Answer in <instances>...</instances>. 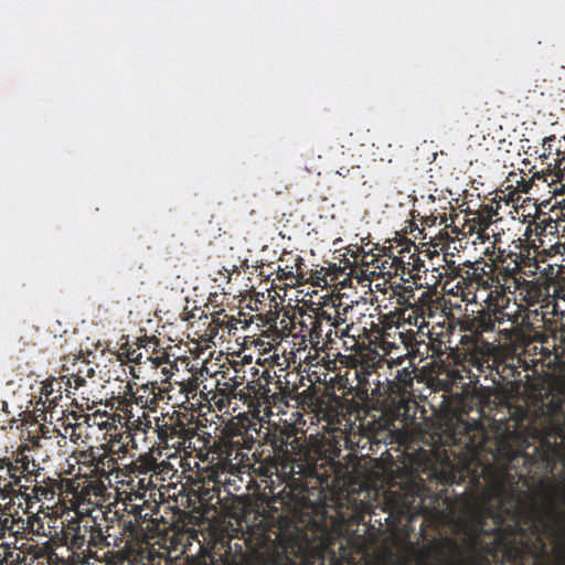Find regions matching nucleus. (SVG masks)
I'll return each instance as SVG.
<instances>
[{
    "mask_svg": "<svg viewBox=\"0 0 565 565\" xmlns=\"http://www.w3.org/2000/svg\"><path fill=\"white\" fill-rule=\"evenodd\" d=\"M262 440L271 454L263 461L260 475H278L286 482L285 489L267 501L269 519L282 529L298 520L310 490L329 486L338 463L298 437V430L289 423H268Z\"/></svg>",
    "mask_w": 565,
    "mask_h": 565,
    "instance_id": "obj_2",
    "label": "nucleus"
},
{
    "mask_svg": "<svg viewBox=\"0 0 565 565\" xmlns=\"http://www.w3.org/2000/svg\"><path fill=\"white\" fill-rule=\"evenodd\" d=\"M535 232L536 234H555L558 231L557 217L552 213L540 212L535 217Z\"/></svg>",
    "mask_w": 565,
    "mask_h": 565,
    "instance_id": "obj_28",
    "label": "nucleus"
},
{
    "mask_svg": "<svg viewBox=\"0 0 565 565\" xmlns=\"http://www.w3.org/2000/svg\"><path fill=\"white\" fill-rule=\"evenodd\" d=\"M116 463H117L116 458L111 457V455H109V454H103L98 458V463L96 465V468H99V465H102L103 468H105V466H106L108 469L113 470L115 468Z\"/></svg>",
    "mask_w": 565,
    "mask_h": 565,
    "instance_id": "obj_46",
    "label": "nucleus"
},
{
    "mask_svg": "<svg viewBox=\"0 0 565 565\" xmlns=\"http://www.w3.org/2000/svg\"><path fill=\"white\" fill-rule=\"evenodd\" d=\"M479 260L476 263L465 264L462 279L457 280L455 286L448 289L451 281H445V290L451 292L454 296H460L463 301H477L478 281H479Z\"/></svg>",
    "mask_w": 565,
    "mask_h": 565,
    "instance_id": "obj_12",
    "label": "nucleus"
},
{
    "mask_svg": "<svg viewBox=\"0 0 565 565\" xmlns=\"http://www.w3.org/2000/svg\"><path fill=\"white\" fill-rule=\"evenodd\" d=\"M554 170H555V172H554V178H552V182L558 181V179H562L564 177V171L561 170L559 166L556 164L554 167Z\"/></svg>",
    "mask_w": 565,
    "mask_h": 565,
    "instance_id": "obj_57",
    "label": "nucleus"
},
{
    "mask_svg": "<svg viewBox=\"0 0 565 565\" xmlns=\"http://www.w3.org/2000/svg\"><path fill=\"white\" fill-rule=\"evenodd\" d=\"M522 460L526 467L527 473H532L535 469H543L552 471L555 463V454L548 443L541 444L540 447L534 448V455L523 454Z\"/></svg>",
    "mask_w": 565,
    "mask_h": 565,
    "instance_id": "obj_19",
    "label": "nucleus"
},
{
    "mask_svg": "<svg viewBox=\"0 0 565 565\" xmlns=\"http://www.w3.org/2000/svg\"><path fill=\"white\" fill-rule=\"evenodd\" d=\"M63 543L71 551L82 554L84 557L88 554V520H72L67 526L62 530Z\"/></svg>",
    "mask_w": 565,
    "mask_h": 565,
    "instance_id": "obj_15",
    "label": "nucleus"
},
{
    "mask_svg": "<svg viewBox=\"0 0 565 565\" xmlns=\"http://www.w3.org/2000/svg\"><path fill=\"white\" fill-rule=\"evenodd\" d=\"M132 514V520L124 523V530L135 541H145L148 536L147 532L153 531L158 526L157 520L153 518L152 510L149 511L148 505L131 504L128 510Z\"/></svg>",
    "mask_w": 565,
    "mask_h": 565,
    "instance_id": "obj_8",
    "label": "nucleus"
},
{
    "mask_svg": "<svg viewBox=\"0 0 565 565\" xmlns=\"http://www.w3.org/2000/svg\"><path fill=\"white\" fill-rule=\"evenodd\" d=\"M258 385H260V375L258 376V379L256 381L253 380L246 384V388H247L248 393L254 395L256 398H258V396H259V391H257Z\"/></svg>",
    "mask_w": 565,
    "mask_h": 565,
    "instance_id": "obj_54",
    "label": "nucleus"
},
{
    "mask_svg": "<svg viewBox=\"0 0 565 565\" xmlns=\"http://www.w3.org/2000/svg\"><path fill=\"white\" fill-rule=\"evenodd\" d=\"M260 379L265 382V385L269 386L270 384H275V381H277V373L276 371H271L268 369H265L260 375Z\"/></svg>",
    "mask_w": 565,
    "mask_h": 565,
    "instance_id": "obj_50",
    "label": "nucleus"
},
{
    "mask_svg": "<svg viewBox=\"0 0 565 565\" xmlns=\"http://www.w3.org/2000/svg\"><path fill=\"white\" fill-rule=\"evenodd\" d=\"M508 259V254H505V250L504 249H498V252L495 253V250L492 252V255L490 257V260H491V265H503L505 264Z\"/></svg>",
    "mask_w": 565,
    "mask_h": 565,
    "instance_id": "obj_49",
    "label": "nucleus"
},
{
    "mask_svg": "<svg viewBox=\"0 0 565 565\" xmlns=\"http://www.w3.org/2000/svg\"><path fill=\"white\" fill-rule=\"evenodd\" d=\"M535 179H541L543 182H547V178L544 174H541V172H535L532 178L520 175V179L515 181L518 191L529 193L533 188V182Z\"/></svg>",
    "mask_w": 565,
    "mask_h": 565,
    "instance_id": "obj_39",
    "label": "nucleus"
},
{
    "mask_svg": "<svg viewBox=\"0 0 565 565\" xmlns=\"http://www.w3.org/2000/svg\"><path fill=\"white\" fill-rule=\"evenodd\" d=\"M318 317L321 320V323L323 321H326L328 323L329 328H331V322H332V320L334 318V311L330 312V311H327V310H318Z\"/></svg>",
    "mask_w": 565,
    "mask_h": 565,
    "instance_id": "obj_55",
    "label": "nucleus"
},
{
    "mask_svg": "<svg viewBox=\"0 0 565 565\" xmlns=\"http://www.w3.org/2000/svg\"><path fill=\"white\" fill-rule=\"evenodd\" d=\"M413 315L408 317V322L418 328L417 333L425 334V308L424 306H413Z\"/></svg>",
    "mask_w": 565,
    "mask_h": 565,
    "instance_id": "obj_37",
    "label": "nucleus"
},
{
    "mask_svg": "<svg viewBox=\"0 0 565 565\" xmlns=\"http://www.w3.org/2000/svg\"><path fill=\"white\" fill-rule=\"evenodd\" d=\"M104 491H105V486L103 483L93 482V480H90V482H87L86 486H83L81 495L84 500H86L87 495H89L92 493L97 497L103 495Z\"/></svg>",
    "mask_w": 565,
    "mask_h": 565,
    "instance_id": "obj_43",
    "label": "nucleus"
},
{
    "mask_svg": "<svg viewBox=\"0 0 565 565\" xmlns=\"http://www.w3.org/2000/svg\"><path fill=\"white\" fill-rule=\"evenodd\" d=\"M130 423V428L135 431L147 433L148 429L152 428L154 431V419L151 420L148 413L145 411L138 418Z\"/></svg>",
    "mask_w": 565,
    "mask_h": 565,
    "instance_id": "obj_38",
    "label": "nucleus"
},
{
    "mask_svg": "<svg viewBox=\"0 0 565 565\" xmlns=\"http://www.w3.org/2000/svg\"><path fill=\"white\" fill-rule=\"evenodd\" d=\"M495 273V265L484 264V266H479L478 291H488L486 299L495 302V306H503L500 295L501 285Z\"/></svg>",
    "mask_w": 565,
    "mask_h": 565,
    "instance_id": "obj_18",
    "label": "nucleus"
},
{
    "mask_svg": "<svg viewBox=\"0 0 565 565\" xmlns=\"http://www.w3.org/2000/svg\"><path fill=\"white\" fill-rule=\"evenodd\" d=\"M14 516L12 515H0V529L11 533V526H13Z\"/></svg>",
    "mask_w": 565,
    "mask_h": 565,
    "instance_id": "obj_51",
    "label": "nucleus"
},
{
    "mask_svg": "<svg viewBox=\"0 0 565 565\" xmlns=\"http://www.w3.org/2000/svg\"><path fill=\"white\" fill-rule=\"evenodd\" d=\"M201 484L198 489V494L202 501L211 502L216 500L215 502H221V488L223 486V480H220V473L215 469L205 470L204 473L201 475L200 479Z\"/></svg>",
    "mask_w": 565,
    "mask_h": 565,
    "instance_id": "obj_21",
    "label": "nucleus"
},
{
    "mask_svg": "<svg viewBox=\"0 0 565 565\" xmlns=\"http://www.w3.org/2000/svg\"><path fill=\"white\" fill-rule=\"evenodd\" d=\"M484 405L482 396L460 394L454 397L443 422L444 443L469 447L476 431H483Z\"/></svg>",
    "mask_w": 565,
    "mask_h": 565,
    "instance_id": "obj_3",
    "label": "nucleus"
},
{
    "mask_svg": "<svg viewBox=\"0 0 565 565\" xmlns=\"http://www.w3.org/2000/svg\"><path fill=\"white\" fill-rule=\"evenodd\" d=\"M353 370L349 369L344 374H335L330 380L333 391H342L341 396L333 395V401L338 407H341L343 414H348V406H350L351 397H354V379L351 374Z\"/></svg>",
    "mask_w": 565,
    "mask_h": 565,
    "instance_id": "obj_17",
    "label": "nucleus"
},
{
    "mask_svg": "<svg viewBox=\"0 0 565 565\" xmlns=\"http://www.w3.org/2000/svg\"><path fill=\"white\" fill-rule=\"evenodd\" d=\"M226 435L232 438V443L235 445L243 444L245 448H253L254 438L248 437V428L239 423H231L226 427Z\"/></svg>",
    "mask_w": 565,
    "mask_h": 565,
    "instance_id": "obj_27",
    "label": "nucleus"
},
{
    "mask_svg": "<svg viewBox=\"0 0 565 565\" xmlns=\"http://www.w3.org/2000/svg\"><path fill=\"white\" fill-rule=\"evenodd\" d=\"M199 387V380L196 377H190L181 382L180 392L184 394L186 402H189L190 398H194L198 395Z\"/></svg>",
    "mask_w": 565,
    "mask_h": 565,
    "instance_id": "obj_40",
    "label": "nucleus"
},
{
    "mask_svg": "<svg viewBox=\"0 0 565 565\" xmlns=\"http://www.w3.org/2000/svg\"><path fill=\"white\" fill-rule=\"evenodd\" d=\"M508 413L509 426L514 429L524 428L525 422H529L531 416V409L525 402L522 405H508Z\"/></svg>",
    "mask_w": 565,
    "mask_h": 565,
    "instance_id": "obj_24",
    "label": "nucleus"
},
{
    "mask_svg": "<svg viewBox=\"0 0 565 565\" xmlns=\"http://www.w3.org/2000/svg\"><path fill=\"white\" fill-rule=\"evenodd\" d=\"M507 262L503 265H495V275L498 276L499 294L501 295L502 306L509 301L508 292L516 290L520 286V265L518 264L516 253L507 254Z\"/></svg>",
    "mask_w": 565,
    "mask_h": 565,
    "instance_id": "obj_13",
    "label": "nucleus"
},
{
    "mask_svg": "<svg viewBox=\"0 0 565 565\" xmlns=\"http://www.w3.org/2000/svg\"><path fill=\"white\" fill-rule=\"evenodd\" d=\"M300 332H308L310 343L313 345L320 343L322 339V323L318 312L316 316H309V326L306 321L301 323Z\"/></svg>",
    "mask_w": 565,
    "mask_h": 565,
    "instance_id": "obj_31",
    "label": "nucleus"
},
{
    "mask_svg": "<svg viewBox=\"0 0 565 565\" xmlns=\"http://www.w3.org/2000/svg\"><path fill=\"white\" fill-rule=\"evenodd\" d=\"M192 565H225V564L224 563H217L215 561L214 556H210V562H207V561H205V558H203L202 561H198V562H195Z\"/></svg>",
    "mask_w": 565,
    "mask_h": 565,
    "instance_id": "obj_56",
    "label": "nucleus"
},
{
    "mask_svg": "<svg viewBox=\"0 0 565 565\" xmlns=\"http://www.w3.org/2000/svg\"><path fill=\"white\" fill-rule=\"evenodd\" d=\"M498 212L493 206L484 205L481 206L478 212V223L482 228H487V226L491 225L494 221L493 217Z\"/></svg>",
    "mask_w": 565,
    "mask_h": 565,
    "instance_id": "obj_41",
    "label": "nucleus"
},
{
    "mask_svg": "<svg viewBox=\"0 0 565 565\" xmlns=\"http://www.w3.org/2000/svg\"><path fill=\"white\" fill-rule=\"evenodd\" d=\"M472 382L471 369H468L467 363L462 360L460 364H445L437 365L436 376L433 379L435 384L443 391L449 392L454 385L461 384L463 380Z\"/></svg>",
    "mask_w": 565,
    "mask_h": 565,
    "instance_id": "obj_14",
    "label": "nucleus"
},
{
    "mask_svg": "<svg viewBox=\"0 0 565 565\" xmlns=\"http://www.w3.org/2000/svg\"><path fill=\"white\" fill-rule=\"evenodd\" d=\"M161 394V390L158 383H152L151 390L148 391V403L146 406L147 411L157 412L158 408V395Z\"/></svg>",
    "mask_w": 565,
    "mask_h": 565,
    "instance_id": "obj_44",
    "label": "nucleus"
},
{
    "mask_svg": "<svg viewBox=\"0 0 565 565\" xmlns=\"http://www.w3.org/2000/svg\"><path fill=\"white\" fill-rule=\"evenodd\" d=\"M84 384H85V380H84V379H82V377H79V375H77V376L75 377V385H76V386H79V385H84Z\"/></svg>",
    "mask_w": 565,
    "mask_h": 565,
    "instance_id": "obj_60",
    "label": "nucleus"
},
{
    "mask_svg": "<svg viewBox=\"0 0 565 565\" xmlns=\"http://www.w3.org/2000/svg\"><path fill=\"white\" fill-rule=\"evenodd\" d=\"M348 184H350V186H359L360 183H355V175L350 174Z\"/></svg>",
    "mask_w": 565,
    "mask_h": 565,
    "instance_id": "obj_58",
    "label": "nucleus"
},
{
    "mask_svg": "<svg viewBox=\"0 0 565 565\" xmlns=\"http://www.w3.org/2000/svg\"><path fill=\"white\" fill-rule=\"evenodd\" d=\"M104 546H109L108 536H105L96 520H88V554H92L93 547Z\"/></svg>",
    "mask_w": 565,
    "mask_h": 565,
    "instance_id": "obj_30",
    "label": "nucleus"
},
{
    "mask_svg": "<svg viewBox=\"0 0 565 565\" xmlns=\"http://www.w3.org/2000/svg\"><path fill=\"white\" fill-rule=\"evenodd\" d=\"M275 386L280 390L279 393H271L270 387L265 385V381L260 379L259 385L257 386V391H259L258 401H264L266 403H273L274 405H277V403L281 402L284 397L291 394L289 386H282L280 379H276Z\"/></svg>",
    "mask_w": 565,
    "mask_h": 565,
    "instance_id": "obj_23",
    "label": "nucleus"
},
{
    "mask_svg": "<svg viewBox=\"0 0 565 565\" xmlns=\"http://www.w3.org/2000/svg\"><path fill=\"white\" fill-rule=\"evenodd\" d=\"M32 494L38 501L53 500L55 497V489L49 488V486L35 484L32 488Z\"/></svg>",
    "mask_w": 565,
    "mask_h": 565,
    "instance_id": "obj_42",
    "label": "nucleus"
},
{
    "mask_svg": "<svg viewBox=\"0 0 565 565\" xmlns=\"http://www.w3.org/2000/svg\"><path fill=\"white\" fill-rule=\"evenodd\" d=\"M556 152H557L558 156H562L561 161L562 160L565 161V148L562 150V146H558L557 149H556Z\"/></svg>",
    "mask_w": 565,
    "mask_h": 565,
    "instance_id": "obj_59",
    "label": "nucleus"
},
{
    "mask_svg": "<svg viewBox=\"0 0 565 565\" xmlns=\"http://www.w3.org/2000/svg\"><path fill=\"white\" fill-rule=\"evenodd\" d=\"M124 394L126 397H129V401L140 406L141 408H145L146 411V406L148 403L149 385L140 386L137 393H135L131 385L127 384Z\"/></svg>",
    "mask_w": 565,
    "mask_h": 565,
    "instance_id": "obj_33",
    "label": "nucleus"
},
{
    "mask_svg": "<svg viewBox=\"0 0 565 565\" xmlns=\"http://www.w3.org/2000/svg\"><path fill=\"white\" fill-rule=\"evenodd\" d=\"M497 338H461L463 362L471 370L472 382L479 381L481 375L486 379L493 376V365L498 359L500 344H495Z\"/></svg>",
    "mask_w": 565,
    "mask_h": 565,
    "instance_id": "obj_5",
    "label": "nucleus"
},
{
    "mask_svg": "<svg viewBox=\"0 0 565 565\" xmlns=\"http://www.w3.org/2000/svg\"><path fill=\"white\" fill-rule=\"evenodd\" d=\"M343 313L338 310H333V320L331 322V328L328 329L326 333V338L332 340L331 337L334 334L337 338L348 337L349 330L351 326H348L347 318L344 317L345 312H348V308L343 309Z\"/></svg>",
    "mask_w": 565,
    "mask_h": 565,
    "instance_id": "obj_29",
    "label": "nucleus"
},
{
    "mask_svg": "<svg viewBox=\"0 0 565 565\" xmlns=\"http://www.w3.org/2000/svg\"><path fill=\"white\" fill-rule=\"evenodd\" d=\"M519 273L523 275H536L537 271L545 276L554 275L553 255L550 248L540 250L535 255H531L530 249L516 253Z\"/></svg>",
    "mask_w": 565,
    "mask_h": 565,
    "instance_id": "obj_10",
    "label": "nucleus"
},
{
    "mask_svg": "<svg viewBox=\"0 0 565 565\" xmlns=\"http://www.w3.org/2000/svg\"><path fill=\"white\" fill-rule=\"evenodd\" d=\"M338 175L342 178H349V175H354L355 181L354 183H366L365 175L363 173V170L359 164H351L350 167L341 164V161L338 164L337 170Z\"/></svg>",
    "mask_w": 565,
    "mask_h": 565,
    "instance_id": "obj_34",
    "label": "nucleus"
},
{
    "mask_svg": "<svg viewBox=\"0 0 565 565\" xmlns=\"http://www.w3.org/2000/svg\"><path fill=\"white\" fill-rule=\"evenodd\" d=\"M493 492L498 508L481 505L462 522L471 547H482V536H492L487 552H501L508 562L518 563L537 544H544L545 536L565 539V516L558 504L561 488L547 475L536 484L541 504H524L515 484L503 480L494 483Z\"/></svg>",
    "mask_w": 565,
    "mask_h": 565,
    "instance_id": "obj_1",
    "label": "nucleus"
},
{
    "mask_svg": "<svg viewBox=\"0 0 565 565\" xmlns=\"http://www.w3.org/2000/svg\"><path fill=\"white\" fill-rule=\"evenodd\" d=\"M396 262H402V260H401L399 258H394V259L392 260V263H393V264H396Z\"/></svg>",
    "mask_w": 565,
    "mask_h": 565,
    "instance_id": "obj_62",
    "label": "nucleus"
},
{
    "mask_svg": "<svg viewBox=\"0 0 565 565\" xmlns=\"http://www.w3.org/2000/svg\"><path fill=\"white\" fill-rule=\"evenodd\" d=\"M413 372L411 367H403L396 371L393 381L387 382L388 396L395 402L398 397L399 406L397 408V416H405L409 411L408 397L413 390Z\"/></svg>",
    "mask_w": 565,
    "mask_h": 565,
    "instance_id": "obj_9",
    "label": "nucleus"
},
{
    "mask_svg": "<svg viewBox=\"0 0 565 565\" xmlns=\"http://www.w3.org/2000/svg\"><path fill=\"white\" fill-rule=\"evenodd\" d=\"M391 332H384L381 340V348L385 350L387 353H391L390 349H396V343L391 342L390 338Z\"/></svg>",
    "mask_w": 565,
    "mask_h": 565,
    "instance_id": "obj_52",
    "label": "nucleus"
},
{
    "mask_svg": "<svg viewBox=\"0 0 565 565\" xmlns=\"http://www.w3.org/2000/svg\"><path fill=\"white\" fill-rule=\"evenodd\" d=\"M40 394L41 397H45L44 406L49 408L57 406L60 398L63 397V380L52 379L44 381Z\"/></svg>",
    "mask_w": 565,
    "mask_h": 565,
    "instance_id": "obj_22",
    "label": "nucleus"
},
{
    "mask_svg": "<svg viewBox=\"0 0 565 565\" xmlns=\"http://www.w3.org/2000/svg\"><path fill=\"white\" fill-rule=\"evenodd\" d=\"M555 140H556V136L555 135L546 136L543 139L544 152L542 154H540L541 158H548V156L552 154L553 141H555Z\"/></svg>",
    "mask_w": 565,
    "mask_h": 565,
    "instance_id": "obj_47",
    "label": "nucleus"
},
{
    "mask_svg": "<svg viewBox=\"0 0 565 565\" xmlns=\"http://www.w3.org/2000/svg\"><path fill=\"white\" fill-rule=\"evenodd\" d=\"M417 335L418 333L413 331V329L398 332L401 343L408 350V353H416V351H418V344H420L423 340H417Z\"/></svg>",
    "mask_w": 565,
    "mask_h": 565,
    "instance_id": "obj_35",
    "label": "nucleus"
},
{
    "mask_svg": "<svg viewBox=\"0 0 565 565\" xmlns=\"http://www.w3.org/2000/svg\"><path fill=\"white\" fill-rule=\"evenodd\" d=\"M447 268H448V275L451 278V280H455V279L462 280V273L465 269V264L456 265L454 260H449L447 263Z\"/></svg>",
    "mask_w": 565,
    "mask_h": 565,
    "instance_id": "obj_45",
    "label": "nucleus"
},
{
    "mask_svg": "<svg viewBox=\"0 0 565 565\" xmlns=\"http://www.w3.org/2000/svg\"><path fill=\"white\" fill-rule=\"evenodd\" d=\"M26 463H12L8 459L0 460V493L8 495L13 492L14 484H19Z\"/></svg>",
    "mask_w": 565,
    "mask_h": 565,
    "instance_id": "obj_20",
    "label": "nucleus"
},
{
    "mask_svg": "<svg viewBox=\"0 0 565 565\" xmlns=\"http://www.w3.org/2000/svg\"><path fill=\"white\" fill-rule=\"evenodd\" d=\"M252 370H253L252 374H253L254 376L259 375V370H258V369L253 367Z\"/></svg>",
    "mask_w": 565,
    "mask_h": 565,
    "instance_id": "obj_61",
    "label": "nucleus"
},
{
    "mask_svg": "<svg viewBox=\"0 0 565 565\" xmlns=\"http://www.w3.org/2000/svg\"><path fill=\"white\" fill-rule=\"evenodd\" d=\"M550 254L553 255L554 275H565V244L556 243L550 247Z\"/></svg>",
    "mask_w": 565,
    "mask_h": 565,
    "instance_id": "obj_32",
    "label": "nucleus"
},
{
    "mask_svg": "<svg viewBox=\"0 0 565 565\" xmlns=\"http://www.w3.org/2000/svg\"><path fill=\"white\" fill-rule=\"evenodd\" d=\"M350 374L354 379V397H351L350 406L347 407V413L359 414L362 405L369 402L370 395H373L376 390H380V384L375 388L372 386L371 376L375 374L372 365L360 364L353 367Z\"/></svg>",
    "mask_w": 565,
    "mask_h": 565,
    "instance_id": "obj_7",
    "label": "nucleus"
},
{
    "mask_svg": "<svg viewBox=\"0 0 565 565\" xmlns=\"http://www.w3.org/2000/svg\"><path fill=\"white\" fill-rule=\"evenodd\" d=\"M552 213L555 215L557 224L561 221L565 222V199L552 206Z\"/></svg>",
    "mask_w": 565,
    "mask_h": 565,
    "instance_id": "obj_48",
    "label": "nucleus"
},
{
    "mask_svg": "<svg viewBox=\"0 0 565 565\" xmlns=\"http://www.w3.org/2000/svg\"><path fill=\"white\" fill-rule=\"evenodd\" d=\"M152 466H156L157 468H160L161 466L160 471H163L166 468H170V463H167L166 461H162L161 463L149 461L147 463L135 465L132 472L135 473V471H138L139 475H145L143 478H139L137 480L136 487L138 490H147L153 483L152 475H148Z\"/></svg>",
    "mask_w": 565,
    "mask_h": 565,
    "instance_id": "obj_26",
    "label": "nucleus"
},
{
    "mask_svg": "<svg viewBox=\"0 0 565 565\" xmlns=\"http://www.w3.org/2000/svg\"><path fill=\"white\" fill-rule=\"evenodd\" d=\"M198 419L193 413L173 411L154 417V433L160 444L184 448L196 436Z\"/></svg>",
    "mask_w": 565,
    "mask_h": 565,
    "instance_id": "obj_4",
    "label": "nucleus"
},
{
    "mask_svg": "<svg viewBox=\"0 0 565 565\" xmlns=\"http://www.w3.org/2000/svg\"><path fill=\"white\" fill-rule=\"evenodd\" d=\"M553 87L546 78H536L533 86L519 92L512 102V107L518 111H541L546 99L552 97Z\"/></svg>",
    "mask_w": 565,
    "mask_h": 565,
    "instance_id": "obj_6",
    "label": "nucleus"
},
{
    "mask_svg": "<svg viewBox=\"0 0 565 565\" xmlns=\"http://www.w3.org/2000/svg\"><path fill=\"white\" fill-rule=\"evenodd\" d=\"M329 153L334 159V161H337V164L340 163L341 157L354 156L351 141H347L345 143H342V141H337L335 145L329 147Z\"/></svg>",
    "mask_w": 565,
    "mask_h": 565,
    "instance_id": "obj_36",
    "label": "nucleus"
},
{
    "mask_svg": "<svg viewBox=\"0 0 565 565\" xmlns=\"http://www.w3.org/2000/svg\"><path fill=\"white\" fill-rule=\"evenodd\" d=\"M25 521L19 516L18 519H14L13 526H11V535L17 536L20 532L25 529L24 526Z\"/></svg>",
    "mask_w": 565,
    "mask_h": 565,
    "instance_id": "obj_53",
    "label": "nucleus"
},
{
    "mask_svg": "<svg viewBox=\"0 0 565 565\" xmlns=\"http://www.w3.org/2000/svg\"><path fill=\"white\" fill-rule=\"evenodd\" d=\"M520 359H515L514 355L505 354V350L499 344V353L495 364L493 365V382H510L511 380H520L519 371Z\"/></svg>",
    "mask_w": 565,
    "mask_h": 565,
    "instance_id": "obj_16",
    "label": "nucleus"
},
{
    "mask_svg": "<svg viewBox=\"0 0 565 565\" xmlns=\"http://www.w3.org/2000/svg\"><path fill=\"white\" fill-rule=\"evenodd\" d=\"M543 407L552 422L565 420V395H552Z\"/></svg>",
    "mask_w": 565,
    "mask_h": 565,
    "instance_id": "obj_25",
    "label": "nucleus"
},
{
    "mask_svg": "<svg viewBox=\"0 0 565 565\" xmlns=\"http://www.w3.org/2000/svg\"><path fill=\"white\" fill-rule=\"evenodd\" d=\"M501 311H478L473 317H467L462 323L461 329L467 332L462 338L475 339L484 338V333H494L497 323H501Z\"/></svg>",
    "mask_w": 565,
    "mask_h": 565,
    "instance_id": "obj_11",
    "label": "nucleus"
}]
</instances>
